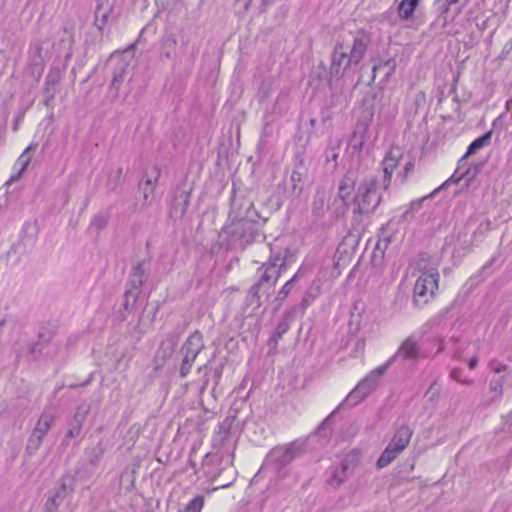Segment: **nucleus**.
<instances>
[{"mask_svg":"<svg viewBox=\"0 0 512 512\" xmlns=\"http://www.w3.org/2000/svg\"><path fill=\"white\" fill-rule=\"evenodd\" d=\"M361 458V452L357 449L352 450L342 460L341 464L331 469V474L328 483L332 486L338 487L346 481L348 476L357 466Z\"/></svg>","mask_w":512,"mask_h":512,"instance_id":"nucleus-11","label":"nucleus"},{"mask_svg":"<svg viewBox=\"0 0 512 512\" xmlns=\"http://www.w3.org/2000/svg\"><path fill=\"white\" fill-rule=\"evenodd\" d=\"M368 126L366 124H358L352 139V147L356 151H360L364 145L365 134Z\"/></svg>","mask_w":512,"mask_h":512,"instance_id":"nucleus-29","label":"nucleus"},{"mask_svg":"<svg viewBox=\"0 0 512 512\" xmlns=\"http://www.w3.org/2000/svg\"><path fill=\"white\" fill-rule=\"evenodd\" d=\"M337 156H338L337 154L332 155L333 160H336Z\"/></svg>","mask_w":512,"mask_h":512,"instance_id":"nucleus-58","label":"nucleus"},{"mask_svg":"<svg viewBox=\"0 0 512 512\" xmlns=\"http://www.w3.org/2000/svg\"><path fill=\"white\" fill-rule=\"evenodd\" d=\"M327 207L326 196L323 192H318L314 196L312 203V213L316 218H322L325 215Z\"/></svg>","mask_w":512,"mask_h":512,"instance_id":"nucleus-28","label":"nucleus"},{"mask_svg":"<svg viewBox=\"0 0 512 512\" xmlns=\"http://www.w3.org/2000/svg\"><path fill=\"white\" fill-rule=\"evenodd\" d=\"M109 0H97L95 9V25L102 31L111 13Z\"/></svg>","mask_w":512,"mask_h":512,"instance_id":"nucleus-19","label":"nucleus"},{"mask_svg":"<svg viewBox=\"0 0 512 512\" xmlns=\"http://www.w3.org/2000/svg\"><path fill=\"white\" fill-rule=\"evenodd\" d=\"M122 178V168L118 167L109 173V180L107 183V188L111 191L115 190L119 184L121 183Z\"/></svg>","mask_w":512,"mask_h":512,"instance_id":"nucleus-33","label":"nucleus"},{"mask_svg":"<svg viewBox=\"0 0 512 512\" xmlns=\"http://www.w3.org/2000/svg\"><path fill=\"white\" fill-rule=\"evenodd\" d=\"M490 139H491V132H487L485 133L484 135H482L481 137L475 139L469 146H468V149H467V152L466 154L464 155V157H467L469 155H472L474 154L476 151H478L479 149L483 148L484 146L488 145L489 142H490Z\"/></svg>","mask_w":512,"mask_h":512,"instance_id":"nucleus-30","label":"nucleus"},{"mask_svg":"<svg viewBox=\"0 0 512 512\" xmlns=\"http://www.w3.org/2000/svg\"><path fill=\"white\" fill-rule=\"evenodd\" d=\"M434 389V385L430 386L429 392H431Z\"/></svg>","mask_w":512,"mask_h":512,"instance_id":"nucleus-59","label":"nucleus"},{"mask_svg":"<svg viewBox=\"0 0 512 512\" xmlns=\"http://www.w3.org/2000/svg\"><path fill=\"white\" fill-rule=\"evenodd\" d=\"M451 377L453 379H455L456 381H458V382L461 381V379L459 377V372L457 370H454V371L451 372Z\"/></svg>","mask_w":512,"mask_h":512,"instance_id":"nucleus-48","label":"nucleus"},{"mask_svg":"<svg viewBox=\"0 0 512 512\" xmlns=\"http://www.w3.org/2000/svg\"><path fill=\"white\" fill-rule=\"evenodd\" d=\"M402 153L400 149L393 148L391 149L385 156V158L382 161L383 166V180H382V188L384 190H387L391 184V179L394 170L396 169L400 159H401Z\"/></svg>","mask_w":512,"mask_h":512,"instance_id":"nucleus-15","label":"nucleus"},{"mask_svg":"<svg viewBox=\"0 0 512 512\" xmlns=\"http://www.w3.org/2000/svg\"><path fill=\"white\" fill-rule=\"evenodd\" d=\"M159 175L160 171L157 167H155L153 173L151 175H147L145 179L139 183V192L142 194L144 205H150L154 201L155 188L159 179Z\"/></svg>","mask_w":512,"mask_h":512,"instance_id":"nucleus-17","label":"nucleus"},{"mask_svg":"<svg viewBox=\"0 0 512 512\" xmlns=\"http://www.w3.org/2000/svg\"><path fill=\"white\" fill-rule=\"evenodd\" d=\"M108 223V217L105 214H97L91 221L90 226L97 231L102 230Z\"/></svg>","mask_w":512,"mask_h":512,"instance_id":"nucleus-36","label":"nucleus"},{"mask_svg":"<svg viewBox=\"0 0 512 512\" xmlns=\"http://www.w3.org/2000/svg\"><path fill=\"white\" fill-rule=\"evenodd\" d=\"M439 273L436 269L423 271L414 285L413 303L415 306H421L428 302V297L433 296L438 289Z\"/></svg>","mask_w":512,"mask_h":512,"instance_id":"nucleus-8","label":"nucleus"},{"mask_svg":"<svg viewBox=\"0 0 512 512\" xmlns=\"http://www.w3.org/2000/svg\"><path fill=\"white\" fill-rule=\"evenodd\" d=\"M261 248L269 252V259L258 268V280L251 286L247 296L249 304L254 305L256 308H259L262 304L261 289H263V294L268 298L270 289L275 286L286 266V256L280 251L275 252L270 244H263Z\"/></svg>","mask_w":512,"mask_h":512,"instance_id":"nucleus-2","label":"nucleus"},{"mask_svg":"<svg viewBox=\"0 0 512 512\" xmlns=\"http://www.w3.org/2000/svg\"><path fill=\"white\" fill-rule=\"evenodd\" d=\"M55 419V412L52 409H45L41 413L27 440L24 452L25 459L32 457L39 450Z\"/></svg>","mask_w":512,"mask_h":512,"instance_id":"nucleus-6","label":"nucleus"},{"mask_svg":"<svg viewBox=\"0 0 512 512\" xmlns=\"http://www.w3.org/2000/svg\"><path fill=\"white\" fill-rule=\"evenodd\" d=\"M299 280V273H295L292 278H290L282 287L281 289L278 291L276 297H275V302H277V308H279L283 302L287 299L288 295L290 294V292L292 291L294 285L298 282Z\"/></svg>","mask_w":512,"mask_h":512,"instance_id":"nucleus-24","label":"nucleus"},{"mask_svg":"<svg viewBox=\"0 0 512 512\" xmlns=\"http://www.w3.org/2000/svg\"><path fill=\"white\" fill-rule=\"evenodd\" d=\"M35 149H36V145L32 143L18 157V159L15 163V168L18 169V172L16 175L11 177L12 181L19 179L21 177V175L24 173V171L27 169V167L31 161V156L29 155V152L31 150H35Z\"/></svg>","mask_w":512,"mask_h":512,"instance_id":"nucleus-22","label":"nucleus"},{"mask_svg":"<svg viewBox=\"0 0 512 512\" xmlns=\"http://www.w3.org/2000/svg\"><path fill=\"white\" fill-rule=\"evenodd\" d=\"M396 68V61L393 58H389L383 62H380L378 64H374L372 68V80L374 81L376 78L377 71H384V77L389 78L391 74L395 71Z\"/></svg>","mask_w":512,"mask_h":512,"instance_id":"nucleus-27","label":"nucleus"},{"mask_svg":"<svg viewBox=\"0 0 512 512\" xmlns=\"http://www.w3.org/2000/svg\"><path fill=\"white\" fill-rule=\"evenodd\" d=\"M62 501V499L56 498L55 495L48 497L44 506L45 512H57Z\"/></svg>","mask_w":512,"mask_h":512,"instance_id":"nucleus-35","label":"nucleus"},{"mask_svg":"<svg viewBox=\"0 0 512 512\" xmlns=\"http://www.w3.org/2000/svg\"><path fill=\"white\" fill-rule=\"evenodd\" d=\"M223 474H225V477L219 478L218 482L215 483L216 487L214 489L229 487L235 481L237 472L233 466H228V470L223 472Z\"/></svg>","mask_w":512,"mask_h":512,"instance_id":"nucleus-31","label":"nucleus"},{"mask_svg":"<svg viewBox=\"0 0 512 512\" xmlns=\"http://www.w3.org/2000/svg\"><path fill=\"white\" fill-rule=\"evenodd\" d=\"M378 180L376 177L366 179L358 188L354 198V214H372L381 202V195L378 191Z\"/></svg>","mask_w":512,"mask_h":512,"instance_id":"nucleus-4","label":"nucleus"},{"mask_svg":"<svg viewBox=\"0 0 512 512\" xmlns=\"http://www.w3.org/2000/svg\"><path fill=\"white\" fill-rule=\"evenodd\" d=\"M288 330V325L286 323H279L276 328L277 337L280 338L282 334H284Z\"/></svg>","mask_w":512,"mask_h":512,"instance_id":"nucleus-44","label":"nucleus"},{"mask_svg":"<svg viewBox=\"0 0 512 512\" xmlns=\"http://www.w3.org/2000/svg\"><path fill=\"white\" fill-rule=\"evenodd\" d=\"M72 489L69 488L64 480H61L59 486L56 488L53 495L56 496V498H60L64 500L66 496L71 493Z\"/></svg>","mask_w":512,"mask_h":512,"instance_id":"nucleus-38","label":"nucleus"},{"mask_svg":"<svg viewBox=\"0 0 512 512\" xmlns=\"http://www.w3.org/2000/svg\"><path fill=\"white\" fill-rule=\"evenodd\" d=\"M419 1L420 0H402L397 7L399 17L403 20L412 17Z\"/></svg>","mask_w":512,"mask_h":512,"instance_id":"nucleus-26","label":"nucleus"},{"mask_svg":"<svg viewBox=\"0 0 512 512\" xmlns=\"http://www.w3.org/2000/svg\"><path fill=\"white\" fill-rule=\"evenodd\" d=\"M146 264L147 263L145 261H140L134 264L131 268L127 281L128 288L126 289L125 292V309H128L130 299H132V301L135 302L138 298L139 290L141 289L142 285L144 284L147 278V269L145 267Z\"/></svg>","mask_w":512,"mask_h":512,"instance_id":"nucleus-10","label":"nucleus"},{"mask_svg":"<svg viewBox=\"0 0 512 512\" xmlns=\"http://www.w3.org/2000/svg\"><path fill=\"white\" fill-rule=\"evenodd\" d=\"M438 191L439 189H435L427 198H432Z\"/></svg>","mask_w":512,"mask_h":512,"instance_id":"nucleus-51","label":"nucleus"},{"mask_svg":"<svg viewBox=\"0 0 512 512\" xmlns=\"http://www.w3.org/2000/svg\"><path fill=\"white\" fill-rule=\"evenodd\" d=\"M509 417L512 419V410L509 413Z\"/></svg>","mask_w":512,"mask_h":512,"instance_id":"nucleus-61","label":"nucleus"},{"mask_svg":"<svg viewBox=\"0 0 512 512\" xmlns=\"http://www.w3.org/2000/svg\"><path fill=\"white\" fill-rule=\"evenodd\" d=\"M489 368L494 373L489 382V390L496 393V398L500 399L503 394V385L510 374V367L503 362L493 359L489 363Z\"/></svg>","mask_w":512,"mask_h":512,"instance_id":"nucleus-12","label":"nucleus"},{"mask_svg":"<svg viewBox=\"0 0 512 512\" xmlns=\"http://www.w3.org/2000/svg\"><path fill=\"white\" fill-rule=\"evenodd\" d=\"M321 290H322L321 281L319 279L313 280L303 295V298L301 301V306L305 309L309 305H311L312 302L320 296Z\"/></svg>","mask_w":512,"mask_h":512,"instance_id":"nucleus-21","label":"nucleus"},{"mask_svg":"<svg viewBox=\"0 0 512 512\" xmlns=\"http://www.w3.org/2000/svg\"><path fill=\"white\" fill-rule=\"evenodd\" d=\"M228 466L221 455L206 454L202 462L204 476L211 484L218 482L223 472L228 470Z\"/></svg>","mask_w":512,"mask_h":512,"instance_id":"nucleus-13","label":"nucleus"},{"mask_svg":"<svg viewBox=\"0 0 512 512\" xmlns=\"http://www.w3.org/2000/svg\"><path fill=\"white\" fill-rule=\"evenodd\" d=\"M197 371L200 373L202 371V367H198Z\"/></svg>","mask_w":512,"mask_h":512,"instance_id":"nucleus-60","label":"nucleus"},{"mask_svg":"<svg viewBox=\"0 0 512 512\" xmlns=\"http://www.w3.org/2000/svg\"><path fill=\"white\" fill-rule=\"evenodd\" d=\"M333 414H335V411H332V413H330L327 418L328 419L331 418L333 416Z\"/></svg>","mask_w":512,"mask_h":512,"instance_id":"nucleus-56","label":"nucleus"},{"mask_svg":"<svg viewBox=\"0 0 512 512\" xmlns=\"http://www.w3.org/2000/svg\"><path fill=\"white\" fill-rule=\"evenodd\" d=\"M412 435L413 430L408 425H401L388 445L401 453L408 446Z\"/></svg>","mask_w":512,"mask_h":512,"instance_id":"nucleus-18","label":"nucleus"},{"mask_svg":"<svg viewBox=\"0 0 512 512\" xmlns=\"http://www.w3.org/2000/svg\"><path fill=\"white\" fill-rule=\"evenodd\" d=\"M128 65L125 61L121 60L116 65L113 71V77L110 84L111 89H114L116 93H118L120 89V85L124 80V76L126 75Z\"/></svg>","mask_w":512,"mask_h":512,"instance_id":"nucleus-23","label":"nucleus"},{"mask_svg":"<svg viewBox=\"0 0 512 512\" xmlns=\"http://www.w3.org/2000/svg\"><path fill=\"white\" fill-rule=\"evenodd\" d=\"M495 257H493L489 262H487L483 267H482V273L485 272L494 262H495Z\"/></svg>","mask_w":512,"mask_h":512,"instance_id":"nucleus-47","label":"nucleus"},{"mask_svg":"<svg viewBox=\"0 0 512 512\" xmlns=\"http://www.w3.org/2000/svg\"><path fill=\"white\" fill-rule=\"evenodd\" d=\"M89 412V407L86 404L80 405L74 414V417L70 423L78 426H83V422Z\"/></svg>","mask_w":512,"mask_h":512,"instance_id":"nucleus-34","label":"nucleus"},{"mask_svg":"<svg viewBox=\"0 0 512 512\" xmlns=\"http://www.w3.org/2000/svg\"><path fill=\"white\" fill-rule=\"evenodd\" d=\"M400 455V452L392 448L391 446L387 445V447L384 449V451L381 453L379 458L376 461V466L378 469H382L387 467L389 464L392 463L398 456Z\"/></svg>","mask_w":512,"mask_h":512,"instance_id":"nucleus-25","label":"nucleus"},{"mask_svg":"<svg viewBox=\"0 0 512 512\" xmlns=\"http://www.w3.org/2000/svg\"><path fill=\"white\" fill-rule=\"evenodd\" d=\"M355 188V178L352 173H347L341 179L338 187V197L347 205V200Z\"/></svg>","mask_w":512,"mask_h":512,"instance_id":"nucleus-20","label":"nucleus"},{"mask_svg":"<svg viewBox=\"0 0 512 512\" xmlns=\"http://www.w3.org/2000/svg\"><path fill=\"white\" fill-rule=\"evenodd\" d=\"M104 454V448L101 444H98L96 447L92 448L89 452V462L91 464H97L99 460L102 458Z\"/></svg>","mask_w":512,"mask_h":512,"instance_id":"nucleus-37","label":"nucleus"},{"mask_svg":"<svg viewBox=\"0 0 512 512\" xmlns=\"http://www.w3.org/2000/svg\"><path fill=\"white\" fill-rule=\"evenodd\" d=\"M328 421V418H326L319 426V429H322L324 427V425L327 423Z\"/></svg>","mask_w":512,"mask_h":512,"instance_id":"nucleus-52","label":"nucleus"},{"mask_svg":"<svg viewBox=\"0 0 512 512\" xmlns=\"http://www.w3.org/2000/svg\"><path fill=\"white\" fill-rule=\"evenodd\" d=\"M301 181V174L297 171H293L291 174V182L293 183V190L297 189V182Z\"/></svg>","mask_w":512,"mask_h":512,"instance_id":"nucleus-42","label":"nucleus"},{"mask_svg":"<svg viewBox=\"0 0 512 512\" xmlns=\"http://www.w3.org/2000/svg\"><path fill=\"white\" fill-rule=\"evenodd\" d=\"M204 506V498L201 495H197L191 501L187 503L185 508L179 512H201Z\"/></svg>","mask_w":512,"mask_h":512,"instance_id":"nucleus-32","label":"nucleus"},{"mask_svg":"<svg viewBox=\"0 0 512 512\" xmlns=\"http://www.w3.org/2000/svg\"><path fill=\"white\" fill-rule=\"evenodd\" d=\"M169 41H170V47L173 48L176 45V40L175 39H171Z\"/></svg>","mask_w":512,"mask_h":512,"instance_id":"nucleus-50","label":"nucleus"},{"mask_svg":"<svg viewBox=\"0 0 512 512\" xmlns=\"http://www.w3.org/2000/svg\"><path fill=\"white\" fill-rule=\"evenodd\" d=\"M240 209L243 210V212L239 211L236 214L237 223L233 225L232 233L239 234L243 243H250L262 236L256 226L259 214L254 204L248 199L241 201Z\"/></svg>","mask_w":512,"mask_h":512,"instance_id":"nucleus-3","label":"nucleus"},{"mask_svg":"<svg viewBox=\"0 0 512 512\" xmlns=\"http://www.w3.org/2000/svg\"><path fill=\"white\" fill-rule=\"evenodd\" d=\"M333 414H335V411H332V413H330L327 418L328 419L331 418L333 416Z\"/></svg>","mask_w":512,"mask_h":512,"instance_id":"nucleus-57","label":"nucleus"},{"mask_svg":"<svg viewBox=\"0 0 512 512\" xmlns=\"http://www.w3.org/2000/svg\"><path fill=\"white\" fill-rule=\"evenodd\" d=\"M415 164L413 161L406 162L404 166V178H406L411 172H413Z\"/></svg>","mask_w":512,"mask_h":512,"instance_id":"nucleus-43","label":"nucleus"},{"mask_svg":"<svg viewBox=\"0 0 512 512\" xmlns=\"http://www.w3.org/2000/svg\"><path fill=\"white\" fill-rule=\"evenodd\" d=\"M369 39L364 33H348L339 38L331 55L330 74L332 78H342L346 71L363 59Z\"/></svg>","mask_w":512,"mask_h":512,"instance_id":"nucleus-1","label":"nucleus"},{"mask_svg":"<svg viewBox=\"0 0 512 512\" xmlns=\"http://www.w3.org/2000/svg\"><path fill=\"white\" fill-rule=\"evenodd\" d=\"M164 55H165V57H166V58H168V59H169V58H171V52H170V51L165 52V54H164Z\"/></svg>","mask_w":512,"mask_h":512,"instance_id":"nucleus-53","label":"nucleus"},{"mask_svg":"<svg viewBox=\"0 0 512 512\" xmlns=\"http://www.w3.org/2000/svg\"><path fill=\"white\" fill-rule=\"evenodd\" d=\"M302 444L299 442H291L284 446H279L271 451V458L280 466H285L295 459L301 452Z\"/></svg>","mask_w":512,"mask_h":512,"instance_id":"nucleus-14","label":"nucleus"},{"mask_svg":"<svg viewBox=\"0 0 512 512\" xmlns=\"http://www.w3.org/2000/svg\"><path fill=\"white\" fill-rule=\"evenodd\" d=\"M204 347L203 335L198 331L192 333L186 339L181 348L183 359L181 361L179 373L182 378H185L190 373L195 359Z\"/></svg>","mask_w":512,"mask_h":512,"instance_id":"nucleus-9","label":"nucleus"},{"mask_svg":"<svg viewBox=\"0 0 512 512\" xmlns=\"http://www.w3.org/2000/svg\"><path fill=\"white\" fill-rule=\"evenodd\" d=\"M403 358L408 361H417L422 357L418 347V341L413 336L407 337L399 346L397 352L390 359L391 363L397 358Z\"/></svg>","mask_w":512,"mask_h":512,"instance_id":"nucleus-16","label":"nucleus"},{"mask_svg":"<svg viewBox=\"0 0 512 512\" xmlns=\"http://www.w3.org/2000/svg\"><path fill=\"white\" fill-rule=\"evenodd\" d=\"M391 365L389 360L384 365L372 370L356 387L347 395L341 405L353 407L363 401L379 385L380 379Z\"/></svg>","mask_w":512,"mask_h":512,"instance_id":"nucleus-5","label":"nucleus"},{"mask_svg":"<svg viewBox=\"0 0 512 512\" xmlns=\"http://www.w3.org/2000/svg\"><path fill=\"white\" fill-rule=\"evenodd\" d=\"M477 364H478L477 357H473L472 359H470V361H469L470 369H475L477 367Z\"/></svg>","mask_w":512,"mask_h":512,"instance_id":"nucleus-46","label":"nucleus"},{"mask_svg":"<svg viewBox=\"0 0 512 512\" xmlns=\"http://www.w3.org/2000/svg\"><path fill=\"white\" fill-rule=\"evenodd\" d=\"M333 414H335V411H332V413H330L327 418L328 419L331 418L333 416Z\"/></svg>","mask_w":512,"mask_h":512,"instance_id":"nucleus-55","label":"nucleus"},{"mask_svg":"<svg viewBox=\"0 0 512 512\" xmlns=\"http://www.w3.org/2000/svg\"><path fill=\"white\" fill-rule=\"evenodd\" d=\"M462 384L470 385L472 383L471 380H462L460 381Z\"/></svg>","mask_w":512,"mask_h":512,"instance_id":"nucleus-49","label":"nucleus"},{"mask_svg":"<svg viewBox=\"0 0 512 512\" xmlns=\"http://www.w3.org/2000/svg\"><path fill=\"white\" fill-rule=\"evenodd\" d=\"M458 0H437L436 5L438 6L439 10H442L443 12L448 11V6L452 3H456Z\"/></svg>","mask_w":512,"mask_h":512,"instance_id":"nucleus-41","label":"nucleus"},{"mask_svg":"<svg viewBox=\"0 0 512 512\" xmlns=\"http://www.w3.org/2000/svg\"><path fill=\"white\" fill-rule=\"evenodd\" d=\"M81 430H82L81 426L70 423L69 429H68L65 437L66 438H76L80 435Z\"/></svg>","mask_w":512,"mask_h":512,"instance_id":"nucleus-40","label":"nucleus"},{"mask_svg":"<svg viewBox=\"0 0 512 512\" xmlns=\"http://www.w3.org/2000/svg\"><path fill=\"white\" fill-rule=\"evenodd\" d=\"M181 197L183 198V207H182L181 213L184 214L186 212V209L188 206V195L183 192L181 194Z\"/></svg>","mask_w":512,"mask_h":512,"instance_id":"nucleus-45","label":"nucleus"},{"mask_svg":"<svg viewBox=\"0 0 512 512\" xmlns=\"http://www.w3.org/2000/svg\"><path fill=\"white\" fill-rule=\"evenodd\" d=\"M389 243H390V238H388V237L380 238L376 244L375 249H374V252H373L374 256H376L377 253H379L380 256L382 257L384 255V252L387 249Z\"/></svg>","mask_w":512,"mask_h":512,"instance_id":"nucleus-39","label":"nucleus"},{"mask_svg":"<svg viewBox=\"0 0 512 512\" xmlns=\"http://www.w3.org/2000/svg\"><path fill=\"white\" fill-rule=\"evenodd\" d=\"M230 426V423L226 421L219 426V430L213 438V448L215 449V453L210 454L221 455V458L225 459L226 465L233 466L236 439L231 435Z\"/></svg>","mask_w":512,"mask_h":512,"instance_id":"nucleus-7","label":"nucleus"},{"mask_svg":"<svg viewBox=\"0 0 512 512\" xmlns=\"http://www.w3.org/2000/svg\"><path fill=\"white\" fill-rule=\"evenodd\" d=\"M333 414H335V411H332V413H330L327 418L328 419L331 418L333 416Z\"/></svg>","mask_w":512,"mask_h":512,"instance_id":"nucleus-54","label":"nucleus"}]
</instances>
